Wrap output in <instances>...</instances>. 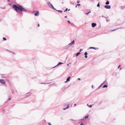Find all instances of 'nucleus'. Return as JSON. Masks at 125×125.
Masks as SVG:
<instances>
[{"instance_id":"nucleus-24","label":"nucleus","mask_w":125,"mask_h":125,"mask_svg":"<svg viewBox=\"0 0 125 125\" xmlns=\"http://www.w3.org/2000/svg\"><path fill=\"white\" fill-rule=\"evenodd\" d=\"M106 81H104L103 83V84H104L106 82Z\"/></svg>"},{"instance_id":"nucleus-41","label":"nucleus","mask_w":125,"mask_h":125,"mask_svg":"<svg viewBox=\"0 0 125 125\" xmlns=\"http://www.w3.org/2000/svg\"><path fill=\"white\" fill-rule=\"evenodd\" d=\"M10 99H11V98H9V100H10Z\"/></svg>"},{"instance_id":"nucleus-7","label":"nucleus","mask_w":125,"mask_h":125,"mask_svg":"<svg viewBox=\"0 0 125 125\" xmlns=\"http://www.w3.org/2000/svg\"><path fill=\"white\" fill-rule=\"evenodd\" d=\"M36 12L34 14V15L35 16H37L39 14V12L38 11H35Z\"/></svg>"},{"instance_id":"nucleus-47","label":"nucleus","mask_w":125,"mask_h":125,"mask_svg":"<svg viewBox=\"0 0 125 125\" xmlns=\"http://www.w3.org/2000/svg\"><path fill=\"white\" fill-rule=\"evenodd\" d=\"M87 105L89 106V105H88V104H87Z\"/></svg>"},{"instance_id":"nucleus-42","label":"nucleus","mask_w":125,"mask_h":125,"mask_svg":"<svg viewBox=\"0 0 125 125\" xmlns=\"http://www.w3.org/2000/svg\"><path fill=\"white\" fill-rule=\"evenodd\" d=\"M76 105V104H74V106H75Z\"/></svg>"},{"instance_id":"nucleus-26","label":"nucleus","mask_w":125,"mask_h":125,"mask_svg":"<svg viewBox=\"0 0 125 125\" xmlns=\"http://www.w3.org/2000/svg\"><path fill=\"white\" fill-rule=\"evenodd\" d=\"M91 12V11H90L88 13H87L86 14V15H88V14H89V13H90Z\"/></svg>"},{"instance_id":"nucleus-8","label":"nucleus","mask_w":125,"mask_h":125,"mask_svg":"<svg viewBox=\"0 0 125 125\" xmlns=\"http://www.w3.org/2000/svg\"><path fill=\"white\" fill-rule=\"evenodd\" d=\"M89 49H94L95 50H97L98 49V48H95L93 47H90L89 48Z\"/></svg>"},{"instance_id":"nucleus-2","label":"nucleus","mask_w":125,"mask_h":125,"mask_svg":"<svg viewBox=\"0 0 125 125\" xmlns=\"http://www.w3.org/2000/svg\"><path fill=\"white\" fill-rule=\"evenodd\" d=\"M47 5L49 6V7L52 8V9H53L55 10H56L54 8L52 5L51 4L50 2H49L47 3Z\"/></svg>"},{"instance_id":"nucleus-43","label":"nucleus","mask_w":125,"mask_h":125,"mask_svg":"<svg viewBox=\"0 0 125 125\" xmlns=\"http://www.w3.org/2000/svg\"><path fill=\"white\" fill-rule=\"evenodd\" d=\"M67 65L68 66H69V64H67Z\"/></svg>"},{"instance_id":"nucleus-23","label":"nucleus","mask_w":125,"mask_h":125,"mask_svg":"<svg viewBox=\"0 0 125 125\" xmlns=\"http://www.w3.org/2000/svg\"><path fill=\"white\" fill-rule=\"evenodd\" d=\"M67 22H68L69 24H70L71 23H70V21H67Z\"/></svg>"},{"instance_id":"nucleus-34","label":"nucleus","mask_w":125,"mask_h":125,"mask_svg":"<svg viewBox=\"0 0 125 125\" xmlns=\"http://www.w3.org/2000/svg\"><path fill=\"white\" fill-rule=\"evenodd\" d=\"M118 29H118H115V30H112V31H115V30H117V29Z\"/></svg>"},{"instance_id":"nucleus-18","label":"nucleus","mask_w":125,"mask_h":125,"mask_svg":"<svg viewBox=\"0 0 125 125\" xmlns=\"http://www.w3.org/2000/svg\"><path fill=\"white\" fill-rule=\"evenodd\" d=\"M41 84H48L49 83H41Z\"/></svg>"},{"instance_id":"nucleus-10","label":"nucleus","mask_w":125,"mask_h":125,"mask_svg":"<svg viewBox=\"0 0 125 125\" xmlns=\"http://www.w3.org/2000/svg\"><path fill=\"white\" fill-rule=\"evenodd\" d=\"M62 63H62L61 62H59V63H58V64L56 65L55 66L53 67V68H55V67H56V66L59 65L61 64Z\"/></svg>"},{"instance_id":"nucleus-48","label":"nucleus","mask_w":125,"mask_h":125,"mask_svg":"<svg viewBox=\"0 0 125 125\" xmlns=\"http://www.w3.org/2000/svg\"><path fill=\"white\" fill-rule=\"evenodd\" d=\"M62 3H63V2H62Z\"/></svg>"},{"instance_id":"nucleus-27","label":"nucleus","mask_w":125,"mask_h":125,"mask_svg":"<svg viewBox=\"0 0 125 125\" xmlns=\"http://www.w3.org/2000/svg\"><path fill=\"white\" fill-rule=\"evenodd\" d=\"M92 106V105H90L89 106V107H91Z\"/></svg>"},{"instance_id":"nucleus-3","label":"nucleus","mask_w":125,"mask_h":125,"mask_svg":"<svg viewBox=\"0 0 125 125\" xmlns=\"http://www.w3.org/2000/svg\"><path fill=\"white\" fill-rule=\"evenodd\" d=\"M75 44V41L74 40H73V41L71 42V43L67 45V46H68V47L67 48H69L70 47L71 45H74Z\"/></svg>"},{"instance_id":"nucleus-45","label":"nucleus","mask_w":125,"mask_h":125,"mask_svg":"<svg viewBox=\"0 0 125 125\" xmlns=\"http://www.w3.org/2000/svg\"><path fill=\"white\" fill-rule=\"evenodd\" d=\"M77 5L76 6V7H76V8H77Z\"/></svg>"},{"instance_id":"nucleus-46","label":"nucleus","mask_w":125,"mask_h":125,"mask_svg":"<svg viewBox=\"0 0 125 125\" xmlns=\"http://www.w3.org/2000/svg\"><path fill=\"white\" fill-rule=\"evenodd\" d=\"M70 120H73V119H71Z\"/></svg>"},{"instance_id":"nucleus-25","label":"nucleus","mask_w":125,"mask_h":125,"mask_svg":"<svg viewBox=\"0 0 125 125\" xmlns=\"http://www.w3.org/2000/svg\"><path fill=\"white\" fill-rule=\"evenodd\" d=\"M88 115H87V116H86L85 117V119H86V118H88Z\"/></svg>"},{"instance_id":"nucleus-9","label":"nucleus","mask_w":125,"mask_h":125,"mask_svg":"<svg viewBox=\"0 0 125 125\" xmlns=\"http://www.w3.org/2000/svg\"><path fill=\"white\" fill-rule=\"evenodd\" d=\"M70 76L68 77L66 81L65 82V83H66L67 82H68L70 81Z\"/></svg>"},{"instance_id":"nucleus-33","label":"nucleus","mask_w":125,"mask_h":125,"mask_svg":"<svg viewBox=\"0 0 125 125\" xmlns=\"http://www.w3.org/2000/svg\"><path fill=\"white\" fill-rule=\"evenodd\" d=\"M79 2H80V1H77V3H79Z\"/></svg>"},{"instance_id":"nucleus-22","label":"nucleus","mask_w":125,"mask_h":125,"mask_svg":"<svg viewBox=\"0 0 125 125\" xmlns=\"http://www.w3.org/2000/svg\"><path fill=\"white\" fill-rule=\"evenodd\" d=\"M106 21L107 22H108L110 21V20H107Z\"/></svg>"},{"instance_id":"nucleus-29","label":"nucleus","mask_w":125,"mask_h":125,"mask_svg":"<svg viewBox=\"0 0 125 125\" xmlns=\"http://www.w3.org/2000/svg\"><path fill=\"white\" fill-rule=\"evenodd\" d=\"M67 45H66V46H65V49H67L68 48H67L68 47V46H67Z\"/></svg>"},{"instance_id":"nucleus-11","label":"nucleus","mask_w":125,"mask_h":125,"mask_svg":"<svg viewBox=\"0 0 125 125\" xmlns=\"http://www.w3.org/2000/svg\"><path fill=\"white\" fill-rule=\"evenodd\" d=\"M84 55H85V58H87V52H86L84 53Z\"/></svg>"},{"instance_id":"nucleus-40","label":"nucleus","mask_w":125,"mask_h":125,"mask_svg":"<svg viewBox=\"0 0 125 125\" xmlns=\"http://www.w3.org/2000/svg\"><path fill=\"white\" fill-rule=\"evenodd\" d=\"M78 80H80V78H78Z\"/></svg>"},{"instance_id":"nucleus-21","label":"nucleus","mask_w":125,"mask_h":125,"mask_svg":"<svg viewBox=\"0 0 125 125\" xmlns=\"http://www.w3.org/2000/svg\"><path fill=\"white\" fill-rule=\"evenodd\" d=\"M120 7L122 9H123L124 8V7L123 6H121Z\"/></svg>"},{"instance_id":"nucleus-36","label":"nucleus","mask_w":125,"mask_h":125,"mask_svg":"<svg viewBox=\"0 0 125 125\" xmlns=\"http://www.w3.org/2000/svg\"><path fill=\"white\" fill-rule=\"evenodd\" d=\"M66 108H64L63 109L64 110H66Z\"/></svg>"},{"instance_id":"nucleus-37","label":"nucleus","mask_w":125,"mask_h":125,"mask_svg":"<svg viewBox=\"0 0 125 125\" xmlns=\"http://www.w3.org/2000/svg\"><path fill=\"white\" fill-rule=\"evenodd\" d=\"M67 16H65L64 17V18H67Z\"/></svg>"},{"instance_id":"nucleus-16","label":"nucleus","mask_w":125,"mask_h":125,"mask_svg":"<svg viewBox=\"0 0 125 125\" xmlns=\"http://www.w3.org/2000/svg\"><path fill=\"white\" fill-rule=\"evenodd\" d=\"M100 4H99V3H98L97 4V6L98 7H100Z\"/></svg>"},{"instance_id":"nucleus-44","label":"nucleus","mask_w":125,"mask_h":125,"mask_svg":"<svg viewBox=\"0 0 125 125\" xmlns=\"http://www.w3.org/2000/svg\"><path fill=\"white\" fill-rule=\"evenodd\" d=\"M70 10V9H69L68 10V11H69Z\"/></svg>"},{"instance_id":"nucleus-12","label":"nucleus","mask_w":125,"mask_h":125,"mask_svg":"<svg viewBox=\"0 0 125 125\" xmlns=\"http://www.w3.org/2000/svg\"><path fill=\"white\" fill-rule=\"evenodd\" d=\"M80 54V52H78L76 54V56H78Z\"/></svg>"},{"instance_id":"nucleus-20","label":"nucleus","mask_w":125,"mask_h":125,"mask_svg":"<svg viewBox=\"0 0 125 125\" xmlns=\"http://www.w3.org/2000/svg\"><path fill=\"white\" fill-rule=\"evenodd\" d=\"M3 40H6V39L4 37L3 38Z\"/></svg>"},{"instance_id":"nucleus-5","label":"nucleus","mask_w":125,"mask_h":125,"mask_svg":"<svg viewBox=\"0 0 125 125\" xmlns=\"http://www.w3.org/2000/svg\"><path fill=\"white\" fill-rule=\"evenodd\" d=\"M0 83L3 84H5V82L4 80L2 79H0Z\"/></svg>"},{"instance_id":"nucleus-28","label":"nucleus","mask_w":125,"mask_h":125,"mask_svg":"<svg viewBox=\"0 0 125 125\" xmlns=\"http://www.w3.org/2000/svg\"><path fill=\"white\" fill-rule=\"evenodd\" d=\"M68 10V8H66L65 10V11H64V12H65V11H67Z\"/></svg>"},{"instance_id":"nucleus-4","label":"nucleus","mask_w":125,"mask_h":125,"mask_svg":"<svg viewBox=\"0 0 125 125\" xmlns=\"http://www.w3.org/2000/svg\"><path fill=\"white\" fill-rule=\"evenodd\" d=\"M104 7L107 9H110L111 7L110 5H105L104 6Z\"/></svg>"},{"instance_id":"nucleus-30","label":"nucleus","mask_w":125,"mask_h":125,"mask_svg":"<svg viewBox=\"0 0 125 125\" xmlns=\"http://www.w3.org/2000/svg\"><path fill=\"white\" fill-rule=\"evenodd\" d=\"M80 5H81V4H77V6H80Z\"/></svg>"},{"instance_id":"nucleus-31","label":"nucleus","mask_w":125,"mask_h":125,"mask_svg":"<svg viewBox=\"0 0 125 125\" xmlns=\"http://www.w3.org/2000/svg\"><path fill=\"white\" fill-rule=\"evenodd\" d=\"M83 49H81L80 50V52H81L82 51H83Z\"/></svg>"},{"instance_id":"nucleus-13","label":"nucleus","mask_w":125,"mask_h":125,"mask_svg":"<svg viewBox=\"0 0 125 125\" xmlns=\"http://www.w3.org/2000/svg\"><path fill=\"white\" fill-rule=\"evenodd\" d=\"M108 86L107 85H104L103 87V88H105V87H107Z\"/></svg>"},{"instance_id":"nucleus-17","label":"nucleus","mask_w":125,"mask_h":125,"mask_svg":"<svg viewBox=\"0 0 125 125\" xmlns=\"http://www.w3.org/2000/svg\"><path fill=\"white\" fill-rule=\"evenodd\" d=\"M34 59V62H36V59H35V58H32V60H33Z\"/></svg>"},{"instance_id":"nucleus-1","label":"nucleus","mask_w":125,"mask_h":125,"mask_svg":"<svg viewBox=\"0 0 125 125\" xmlns=\"http://www.w3.org/2000/svg\"><path fill=\"white\" fill-rule=\"evenodd\" d=\"M12 8L14 9L17 12L18 11V10L21 11H23L26 12L27 10L23 8L22 6L19 4L16 5L14 4L12 6Z\"/></svg>"},{"instance_id":"nucleus-6","label":"nucleus","mask_w":125,"mask_h":125,"mask_svg":"<svg viewBox=\"0 0 125 125\" xmlns=\"http://www.w3.org/2000/svg\"><path fill=\"white\" fill-rule=\"evenodd\" d=\"M96 25V23H92V26L93 28L95 27Z\"/></svg>"},{"instance_id":"nucleus-14","label":"nucleus","mask_w":125,"mask_h":125,"mask_svg":"<svg viewBox=\"0 0 125 125\" xmlns=\"http://www.w3.org/2000/svg\"><path fill=\"white\" fill-rule=\"evenodd\" d=\"M109 2L108 1H107L105 3L106 4V5L109 4Z\"/></svg>"},{"instance_id":"nucleus-15","label":"nucleus","mask_w":125,"mask_h":125,"mask_svg":"<svg viewBox=\"0 0 125 125\" xmlns=\"http://www.w3.org/2000/svg\"><path fill=\"white\" fill-rule=\"evenodd\" d=\"M57 10V11H59V12H62V10Z\"/></svg>"},{"instance_id":"nucleus-19","label":"nucleus","mask_w":125,"mask_h":125,"mask_svg":"<svg viewBox=\"0 0 125 125\" xmlns=\"http://www.w3.org/2000/svg\"><path fill=\"white\" fill-rule=\"evenodd\" d=\"M69 106H68L66 108V109L68 108H69Z\"/></svg>"},{"instance_id":"nucleus-32","label":"nucleus","mask_w":125,"mask_h":125,"mask_svg":"<svg viewBox=\"0 0 125 125\" xmlns=\"http://www.w3.org/2000/svg\"><path fill=\"white\" fill-rule=\"evenodd\" d=\"M103 84V83L98 88H99V87H100Z\"/></svg>"},{"instance_id":"nucleus-39","label":"nucleus","mask_w":125,"mask_h":125,"mask_svg":"<svg viewBox=\"0 0 125 125\" xmlns=\"http://www.w3.org/2000/svg\"><path fill=\"white\" fill-rule=\"evenodd\" d=\"M120 65L118 67V68H119V67H120Z\"/></svg>"},{"instance_id":"nucleus-38","label":"nucleus","mask_w":125,"mask_h":125,"mask_svg":"<svg viewBox=\"0 0 125 125\" xmlns=\"http://www.w3.org/2000/svg\"><path fill=\"white\" fill-rule=\"evenodd\" d=\"M38 26L39 27L40 26V25L39 24H38Z\"/></svg>"},{"instance_id":"nucleus-35","label":"nucleus","mask_w":125,"mask_h":125,"mask_svg":"<svg viewBox=\"0 0 125 125\" xmlns=\"http://www.w3.org/2000/svg\"><path fill=\"white\" fill-rule=\"evenodd\" d=\"M92 88H93V87H94V86H93V85H92Z\"/></svg>"}]
</instances>
